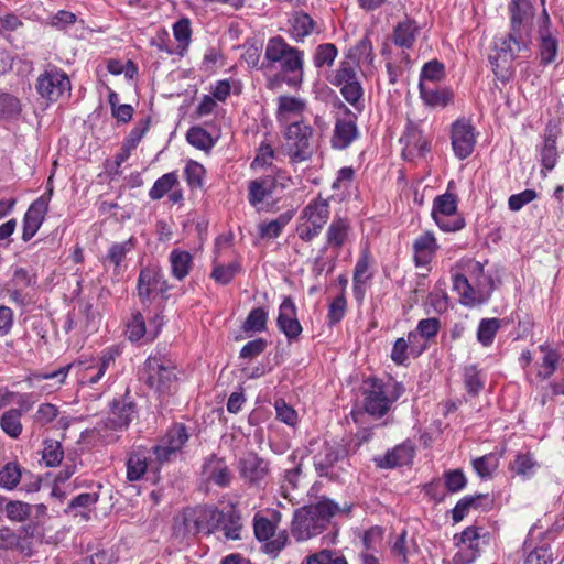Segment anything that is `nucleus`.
<instances>
[{
    "label": "nucleus",
    "mask_w": 564,
    "mask_h": 564,
    "mask_svg": "<svg viewBox=\"0 0 564 564\" xmlns=\"http://www.w3.org/2000/svg\"><path fill=\"white\" fill-rule=\"evenodd\" d=\"M134 413L133 402H113L111 416L99 424L98 431L100 433L102 430L122 431L129 426Z\"/></svg>",
    "instance_id": "nucleus-22"
},
{
    "label": "nucleus",
    "mask_w": 564,
    "mask_h": 564,
    "mask_svg": "<svg viewBox=\"0 0 564 564\" xmlns=\"http://www.w3.org/2000/svg\"><path fill=\"white\" fill-rule=\"evenodd\" d=\"M135 247V239L130 237L128 240L122 242L113 243L104 258V264H112L116 274H119L122 269V263L129 252Z\"/></svg>",
    "instance_id": "nucleus-26"
},
{
    "label": "nucleus",
    "mask_w": 564,
    "mask_h": 564,
    "mask_svg": "<svg viewBox=\"0 0 564 564\" xmlns=\"http://www.w3.org/2000/svg\"><path fill=\"white\" fill-rule=\"evenodd\" d=\"M349 229L350 226L347 219L335 218L326 232L327 246L339 250L348 238Z\"/></svg>",
    "instance_id": "nucleus-30"
},
{
    "label": "nucleus",
    "mask_w": 564,
    "mask_h": 564,
    "mask_svg": "<svg viewBox=\"0 0 564 564\" xmlns=\"http://www.w3.org/2000/svg\"><path fill=\"white\" fill-rule=\"evenodd\" d=\"M457 202L453 194H443L434 199L432 217L444 231H456L464 227V220L456 214Z\"/></svg>",
    "instance_id": "nucleus-8"
},
{
    "label": "nucleus",
    "mask_w": 564,
    "mask_h": 564,
    "mask_svg": "<svg viewBox=\"0 0 564 564\" xmlns=\"http://www.w3.org/2000/svg\"><path fill=\"white\" fill-rule=\"evenodd\" d=\"M73 365H67L52 372L33 373L28 377L26 382L31 388H36L42 393H52L62 387Z\"/></svg>",
    "instance_id": "nucleus-19"
},
{
    "label": "nucleus",
    "mask_w": 564,
    "mask_h": 564,
    "mask_svg": "<svg viewBox=\"0 0 564 564\" xmlns=\"http://www.w3.org/2000/svg\"><path fill=\"white\" fill-rule=\"evenodd\" d=\"M542 164L545 169L552 170L556 164L557 152L556 141L553 135L545 137L544 145L541 151Z\"/></svg>",
    "instance_id": "nucleus-56"
},
{
    "label": "nucleus",
    "mask_w": 564,
    "mask_h": 564,
    "mask_svg": "<svg viewBox=\"0 0 564 564\" xmlns=\"http://www.w3.org/2000/svg\"><path fill=\"white\" fill-rule=\"evenodd\" d=\"M286 150L291 162L300 163L311 159L314 152L313 129L304 121H293L288 124Z\"/></svg>",
    "instance_id": "nucleus-7"
},
{
    "label": "nucleus",
    "mask_w": 564,
    "mask_h": 564,
    "mask_svg": "<svg viewBox=\"0 0 564 564\" xmlns=\"http://www.w3.org/2000/svg\"><path fill=\"white\" fill-rule=\"evenodd\" d=\"M147 334L145 322L141 313H135L127 325V336L131 341H138Z\"/></svg>",
    "instance_id": "nucleus-58"
},
{
    "label": "nucleus",
    "mask_w": 564,
    "mask_h": 564,
    "mask_svg": "<svg viewBox=\"0 0 564 564\" xmlns=\"http://www.w3.org/2000/svg\"><path fill=\"white\" fill-rule=\"evenodd\" d=\"M542 350H544V356L542 359V362L540 365V369L538 371V376L542 377L543 379L549 378L557 367L558 362V355L554 350H545L543 347H541Z\"/></svg>",
    "instance_id": "nucleus-59"
},
{
    "label": "nucleus",
    "mask_w": 564,
    "mask_h": 564,
    "mask_svg": "<svg viewBox=\"0 0 564 564\" xmlns=\"http://www.w3.org/2000/svg\"><path fill=\"white\" fill-rule=\"evenodd\" d=\"M254 535L260 541H265L264 551L268 554H278L288 542V534L282 531L275 533V524L267 518L256 517L253 520Z\"/></svg>",
    "instance_id": "nucleus-11"
},
{
    "label": "nucleus",
    "mask_w": 564,
    "mask_h": 564,
    "mask_svg": "<svg viewBox=\"0 0 564 564\" xmlns=\"http://www.w3.org/2000/svg\"><path fill=\"white\" fill-rule=\"evenodd\" d=\"M290 219H291L290 215L283 214L274 220L260 224L259 225L260 237L267 238V239L278 238L281 235L282 229L290 221Z\"/></svg>",
    "instance_id": "nucleus-43"
},
{
    "label": "nucleus",
    "mask_w": 564,
    "mask_h": 564,
    "mask_svg": "<svg viewBox=\"0 0 564 564\" xmlns=\"http://www.w3.org/2000/svg\"><path fill=\"white\" fill-rule=\"evenodd\" d=\"M339 87L340 93L346 101H348L356 110L360 111V101L364 95V89L358 79L344 84Z\"/></svg>",
    "instance_id": "nucleus-48"
},
{
    "label": "nucleus",
    "mask_w": 564,
    "mask_h": 564,
    "mask_svg": "<svg viewBox=\"0 0 564 564\" xmlns=\"http://www.w3.org/2000/svg\"><path fill=\"white\" fill-rule=\"evenodd\" d=\"M357 79V73H356V66L355 62L350 59L343 61L339 64V67L335 72L333 78L330 79V83L334 86H341L344 84H347L349 82Z\"/></svg>",
    "instance_id": "nucleus-46"
},
{
    "label": "nucleus",
    "mask_w": 564,
    "mask_h": 564,
    "mask_svg": "<svg viewBox=\"0 0 564 564\" xmlns=\"http://www.w3.org/2000/svg\"><path fill=\"white\" fill-rule=\"evenodd\" d=\"M536 467L538 463L530 454H518L514 460L510 464L511 470L523 477H530L533 475Z\"/></svg>",
    "instance_id": "nucleus-50"
},
{
    "label": "nucleus",
    "mask_w": 564,
    "mask_h": 564,
    "mask_svg": "<svg viewBox=\"0 0 564 564\" xmlns=\"http://www.w3.org/2000/svg\"><path fill=\"white\" fill-rule=\"evenodd\" d=\"M21 416L22 412L18 409H10L2 414L0 425L3 432L10 437L17 438L21 434Z\"/></svg>",
    "instance_id": "nucleus-38"
},
{
    "label": "nucleus",
    "mask_w": 564,
    "mask_h": 564,
    "mask_svg": "<svg viewBox=\"0 0 564 564\" xmlns=\"http://www.w3.org/2000/svg\"><path fill=\"white\" fill-rule=\"evenodd\" d=\"M4 511L10 521L24 522L33 514V507L20 500H11L6 503Z\"/></svg>",
    "instance_id": "nucleus-39"
},
{
    "label": "nucleus",
    "mask_w": 564,
    "mask_h": 564,
    "mask_svg": "<svg viewBox=\"0 0 564 564\" xmlns=\"http://www.w3.org/2000/svg\"><path fill=\"white\" fill-rule=\"evenodd\" d=\"M452 147L455 155L464 160L471 154L475 148L474 128L466 119H458L452 126Z\"/></svg>",
    "instance_id": "nucleus-13"
},
{
    "label": "nucleus",
    "mask_w": 564,
    "mask_h": 564,
    "mask_svg": "<svg viewBox=\"0 0 564 564\" xmlns=\"http://www.w3.org/2000/svg\"><path fill=\"white\" fill-rule=\"evenodd\" d=\"M200 532L210 534L217 529L221 521V511L214 507L199 506L196 507Z\"/></svg>",
    "instance_id": "nucleus-34"
},
{
    "label": "nucleus",
    "mask_w": 564,
    "mask_h": 564,
    "mask_svg": "<svg viewBox=\"0 0 564 564\" xmlns=\"http://www.w3.org/2000/svg\"><path fill=\"white\" fill-rule=\"evenodd\" d=\"M167 290L162 271L156 267H147L140 271L138 278V296L142 303L151 302L158 293Z\"/></svg>",
    "instance_id": "nucleus-12"
},
{
    "label": "nucleus",
    "mask_w": 564,
    "mask_h": 564,
    "mask_svg": "<svg viewBox=\"0 0 564 564\" xmlns=\"http://www.w3.org/2000/svg\"><path fill=\"white\" fill-rule=\"evenodd\" d=\"M47 212V199L43 196L31 204L23 218L22 239L29 241L41 227Z\"/></svg>",
    "instance_id": "nucleus-23"
},
{
    "label": "nucleus",
    "mask_w": 564,
    "mask_h": 564,
    "mask_svg": "<svg viewBox=\"0 0 564 564\" xmlns=\"http://www.w3.org/2000/svg\"><path fill=\"white\" fill-rule=\"evenodd\" d=\"M552 553L546 547H538L529 553L524 564H552Z\"/></svg>",
    "instance_id": "nucleus-64"
},
{
    "label": "nucleus",
    "mask_w": 564,
    "mask_h": 564,
    "mask_svg": "<svg viewBox=\"0 0 564 564\" xmlns=\"http://www.w3.org/2000/svg\"><path fill=\"white\" fill-rule=\"evenodd\" d=\"M420 95L423 101L431 107H445L453 99V93L448 88H437L435 85H419Z\"/></svg>",
    "instance_id": "nucleus-29"
},
{
    "label": "nucleus",
    "mask_w": 564,
    "mask_h": 564,
    "mask_svg": "<svg viewBox=\"0 0 564 564\" xmlns=\"http://www.w3.org/2000/svg\"><path fill=\"white\" fill-rule=\"evenodd\" d=\"M313 26L314 21L308 14L304 12L297 13L293 20L292 36L301 40L312 32Z\"/></svg>",
    "instance_id": "nucleus-53"
},
{
    "label": "nucleus",
    "mask_w": 564,
    "mask_h": 564,
    "mask_svg": "<svg viewBox=\"0 0 564 564\" xmlns=\"http://www.w3.org/2000/svg\"><path fill=\"white\" fill-rule=\"evenodd\" d=\"M473 467L479 477H491L498 468V458L494 454L484 455L473 460Z\"/></svg>",
    "instance_id": "nucleus-51"
},
{
    "label": "nucleus",
    "mask_w": 564,
    "mask_h": 564,
    "mask_svg": "<svg viewBox=\"0 0 564 564\" xmlns=\"http://www.w3.org/2000/svg\"><path fill=\"white\" fill-rule=\"evenodd\" d=\"M70 89L67 75L55 67L45 69L36 82L37 93L50 101H56L63 94Z\"/></svg>",
    "instance_id": "nucleus-10"
},
{
    "label": "nucleus",
    "mask_w": 564,
    "mask_h": 564,
    "mask_svg": "<svg viewBox=\"0 0 564 564\" xmlns=\"http://www.w3.org/2000/svg\"><path fill=\"white\" fill-rule=\"evenodd\" d=\"M462 265L469 278L463 273L453 275V288L460 296L462 303L475 305L486 302L494 290L492 278L484 273V265L478 261L468 259Z\"/></svg>",
    "instance_id": "nucleus-3"
},
{
    "label": "nucleus",
    "mask_w": 564,
    "mask_h": 564,
    "mask_svg": "<svg viewBox=\"0 0 564 564\" xmlns=\"http://www.w3.org/2000/svg\"><path fill=\"white\" fill-rule=\"evenodd\" d=\"M278 327L289 340H296L302 333L297 319L296 306L290 297H285L279 307Z\"/></svg>",
    "instance_id": "nucleus-17"
},
{
    "label": "nucleus",
    "mask_w": 564,
    "mask_h": 564,
    "mask_svg": "<svg viewBox=\"0 0 564 564\" xmlns=\"http://www.w3.org/2000/svg\"><path fill=\"white\" fill-rule=\"evenodd\" d=\"M20 112V100L10 94L0 93V117L3 119H11L19 116Z\"/></svg>",
    "instance_id": "nucleus-52"
},
{
    "label": "nucleus",
    "mask_w": 564,
    "mask_h": 564,
    "mask_svg": "<svg viewBox=\"0 0 564 564\" xmlns=\"http://www.w3.org/2000/svg\"><path fill=\"white\" fill-rule=\"evenodd\" d=\"M443 76H444L443 64L436 59H433V61L424 64L422 72H421L420 84L424 83L425 86H431V85H434L436 82L441 80L443 78Z\"/></svg>",
    "instance_id": "nucleus-47"
},
{
    "label": "nucleus",
    "mask_w": 564,
    "mask_h": 564,
    "mask_svg": "<svg viewBox=\"0 0 564 564\" xmlns=\"http://www.w3.org/2000/svg\"><path fill=\"white\" fill-rule=\"evenodd\" d=\"M274 183L270 177H260L253 180L248 186V200L250 205L257 207L273 192Z\"/></svg>",
    "instance_id": "nucleus-32"
},
{
    "label": "nucleus",
    "mask_w": 564,
    "mask_h": 564,
    "mask_svg": "<svg viewBox=\"0 0 564 564\" xmlns=\"http://www.w3.org/2000/svg\"><path fill=\"white\" fill-rule=\"evenodd\" d=\"M21 469L17 463H8L0 469V487L12 490L21 480Z\"/></svg>",
    "instance_id": "nucleus-42"
},
{
    "label": "nucleus",
    "mask_w": 564,
    "mask_h": 564,
    "mask_svg": "<svg viewBox=\"0 0 564 564\" xmlns=\"http://www.w3.org/2000/svg\"><path fill=\"white\" fill-rule=\"evenodd\" d=\"M500 328V321L498 318L481 319L478 330L477 339L484 345L489 346L492 344L494 338Z\"/></svg>",
    "instance_id": "nucleus-45"
},
{
    "label": "nucleus",
    "mask_w": 564,
    "mask_h": 564,
    "mask_svg": "<svg viewBox=\"0 0 564 564\" xmlns=\"http://www.w3.org/2000/svg\"><path fill=\"white\" fill-rule=\"evenodd\" d=\"M510 29L531 34L534 8L529 0H511L508 6Z\"/></svg>",
    "instance_id": "nucleus-16"
},
{
    "label": "nucleus",
    "mask_w": 564,
    "mask_h": 564,
    "mask_svg": "<svg viewBox=\"0 0 564 564\" xmlns=\"http://www.w3.org/2000/svg\"><path fill=\"white\" fill-rule=\"evenodd\" d=\"M143 370L145 383L160 393L169 392L177 379L175 364L163 355L150 356Z\"/></svg>",
    "instance_id": "nucleus-6"
},
{
    "label": "nucleus",
    "mask_w": 564,
    "mask_h": 564,
    "mask_svg": "<svg viewBox=\"0 0 564 564\" xmlns=\"http://www.w3.org/2000/svg\"><path fill=\"white\" fill-rule=\"evenodd\" d=\"M21 545L20 535L8 527L0 528V550H15Z\"/></svg>",
    "instance_id": "nucleus-61"
},
{
    "label": "nucleus",
    "mask_w": 564,
    "mask_h": 564,
    "mask_svg": "<svg viewBox=\"0 0 564 564\" xmlns=\"http://www.w3.org/2000/svg\"><path fill=\"white\" fill-rule=\"evenodd\" d=\"M339 510L338 505L330 499H322L297 509L292 521V535L297 541H306L321 534Z\"/></svg>",
    "instance_id": "nucleus-2"
},
{
    "label": "nucleus",
    "mask_w": 564,
    "mask_h": 564,
    "mask_svg": "<svg viewBox=\"0 0 564 564\" xmlns=\"http://www.w3.org/2000/svg\"><path fill=\"white\" fill-rule=\"evenodd\" d=\"M482 529L480 528H477V527H468L466 528L459 536H455V539L457 540V545H462V546H465L466 549L468 550H473L475 552H479V549H480V542L481 540L485 538V535H482L480 533Z\"/></svg>",
    "instance_id": "nucleus-41"
},
{
    "label": "nucleus",
    "mask_w": 564,
    "mask_h": 564,
    "mask_svg": "<svg viewBox=\"0 0 564 564\" xmlns=\"http://www.w3.org/2000/svg\"><path fill=\"white\" fill-rule=\"evenodd\" d=\"M531 34L509 30V33L496 39L492 51L489 54V62L496 77L502 82L511 76V62L517 58L530 56Z\"/></svg>",
    "instance_id": "nucleus-1"
},
{
    "label": "nucleus",
    "mask_w": 564,
    "mask_h": 564,
    "mask_svg": "<svg viewBox=\"0 0 564 564\" xmlns=\"http://www.w3.org/2000/svg\"><path fill=\"white\" fill-rule=\"evenodd\" d=\"M413 456L414 447L410 443H402L388 451L384 456L376 458V463L380 468H394L410 464Z\"/></svg>",
    "instance_id": "nucleus-25"
},
{
    "label": "nucleus",
    "mask_w": 564,
    "mask_h": 564,
    "mask_svg": "<svg viewBox=\"0 0 564 564\" xmlns=\"http://www.w3.org/2000/svg\"><path fill=\"white\" fill-rule=\"evenodd\" d=\"M268 313L261 308L257 307L250 311L248 314L242 329L245 332H258L261 333L267 328Z\"/></svg>",
    "instance_id": "nucleus-44"
},
{
    "label": "nucleus",
    "mask_w": 564,
    "mask_h": 564,
    "mask_svg": "<svg viewBox=\"0 0 564 564\" xmlns=\"http://www.w3.org/2000/svg\"><path fill=\"white\" fill-rule=\"evenodd\" d=\"M178 183L175 172L166 173L158 178L149 192V196L153 200L161 199Z\"/></svg>",
    "instance_id": "nucleus-40"
},
{
    "label": "nucleus",
    "mask_w": 564,
    "mask_h": 564,
    "mask_svg": "<svg viewBox=\"0 0 564 564\" xmlns=\"http://www.w3.org/2000/svg\"><path fill=\"white\" fill-rule=\"evenodd\" d=\"M188 441V433L183 424H175L167 430L160 443L152 448L159 465L170 462Z\"/></svg>",
    "instance_id": "nucleus-9"
},
{
    "label": "nucleus",
    "mask_w": 564,
    "mask_h": 564,
    "mask_svg": "<svg viewBox=\"0 0 564 564\" xmlns=\"http://www.w3.org/2000/svg\"><path fill=\"white\" fill-rule=\"evenodd\" d=\"M419 26L412 20H404L394 28L393 41L395 45L404 48H410L416 40Z\"/></svg>",
    "instance_id": "nucleus-31"
},
{
    "label": "nucleus",
    "mask_w": 564,
    "mask_h": 564,
    "mask_svg": "<svg viewBox=\"0 0 564 564\" xmlns=\"http://www.w3.org/2000/svg\"><path fill=\"white\" fill-rule=\"evenodd\" d=\"M340 107L345 110V113L348 117L337 119L336 121L334 134L332 137V144L336 149L347 148L358 137L356 116L351 115L344 104H340Z\"/></svg>",
    "instance_id": "nucleus-20"
},
{
    "label": "nucleus",
    "mask_w": 564,
    "mask_h": 564,
    "mask_svg": "<svg viewBox=\"0 0 564 564\" xmlns=\"http://www.w3.org/2000/svg\"><path fill=\"white\" fill-rule=\"evenodd\" d=\"M42 458L47 466L53 467L58 465L63 459V449L61 444L56 441L45 442L42 451Z\"/></svg>",
    "instance_id": "nucleus-55"
},
{
    "label": "nucleus",
    "mask_w": 564,
    "mask_h": 564,
    "mask_svg": "<svg viewBox=\"0 0 564 564\" xmlns=\"http://www.w3.org/2000/svg\"><path fill=\"white\" fill-rule=\"evenodd\" d=\"M189 144L199 150H209L214 145L210 134L200 127H193L186 133Z\"/></svg>",
    "instance_id": "nucleus-49"
},
{
    "label": "nucleus",
    "mask_w": 564,
    "mask_h": 564,
    "mask_svg": "<svg viewBox=\"0 0 564 564\" xmlns=\"http://www.w3.org/2000/svg\"><path fill=\"white\" fill-rule=\"evenodd\" d=\"M305 104L295 97L282 96L279 98L278 117L281 122H289L292 116H300Z\"/></svg>",
    "instance_id": "nucleus-36"
},
{
    "label": "nucleus",
    "mask_w": 564,
    "mask_h": 564,
    "mask_svg": "<svg viewBox=\"0 0 564 564\" xmlns=\"http://www.w3.org/2000/svg\"><path fill=\"white\" fill-rule=\"evenodd\" d=\"M465 386L467 391L476 395L484 388V382L476 367H468L465 370Z\"/></svg>",
    "instance_id": "nucleus-62"
},
{
    "label": "nucleus",
    "mask_w": 564,
    "mask_h": 564,
    "mask_svg": "<svg viewBox=\"0 0 564 564\" xmlns=\"http://www.w3.org/2000/svg\"><path fill=\"white\" fill-rule=\"evenodd\" d=\"M238 469L241 478L249 484H258L268 474V463L254 453H248L239 459Z\"/></svg>",
    "instance_id": "nucleus-21"
},
{
    "label": "nucleus",
    "mask_w": 564,
    "mask_h": 564,
    "mask_svg": "<svg viewBox=\"0 0 564 564\" xmlns=\"http://www.w3.org/2000/svg\"><path fill=\"white\" fill-rule=\"evenodd\" d=\"M172 274L177 280H183L193 265V259L189 252L184 250H173L170 254Z\"/></svg>",
    "instance_id": "nucleus-35"
},
{
    "label": "nucleus",
    "mask_w": 564,
    "mask_h": 564,
    "mask_svg": "<svg viewBox=\"0 0 564 564\" xmlns=\"http://www.w3.org/2000/svg\"><path fill=\"white\" fill-rule=\"evenodd\" d=\"M175 531L182 535H196L200 532L196 508L186 509L175 519Z\"/></svg>",
    "instance_id": "nucleus-33"
},
{
    "label": "nucleus",
    "mask_w": 564,
    "mask_h": 564,
    "mask_svg": "<svg viewBox=\"0 0 564 564\" xmlns=\"http://www.w3.org/2000/svg\"><path fill=\"white\" fill-rule=\"evenodd\" d=\"M365 410L373 416H383L390 409L391 400L387 397L382 384L377 380L368 382L365 389Z\"/></svg>",
    "instance_id": "nucleus-18"
},
{
    "label": "nucleus",
    "mask_w": 564,
    "mask_h": 564,
    "mask_svg": "<svg viewBox=\"0 0 564 564\" xmlns=\"http://www.w3.org/2000/svg\"><path fill=\"white\" fill-rule=\"evenodd\" d=\"M239 271L240 264L238 262H231L227 265H217L212 272V278L218 283L227 284Z\"/></svg>",
    "instance_id": "nucleus-57"
},
{
    "label": "nucleus",
    "mask_w": 564,
    "mask_h": 564,
    "mask_svg": "<svg viewBox=\"0 0 564 564\" xmlns=\"http://www.w3.org/2000/svg\"><path fill=\"white\" fill-rule=\"evenodd\" d=\"M337 56V48L334 44L326 43L317 46L314 55V64L316 67H323L324 65H333Z\"/></svg>",
    "instance_id": "nucleus-54"
},
{
    "label": "nucleus",
    "mask_w": 564,
    "mask_h": 564,
    "mask_svg": "<svg viewBox=\"0 0 564 564\" xmlns=\"http://www.w3.org/2000/svg\"><path fill=\"white\" fill-rule=\"evenodd\" d=\"M202 473L206 480L213 481L219 487L229 486L232 478L225 459L214 455L206 459Z\"/></svg>",
    "instance_id": "nucleus-24"
},
{
    "label": "nucleus",
    "mask_w": 564,
    "mask_h": 564,
    "mask_svg": "<svg viewBox=\"0 0 564 564\" xmlns=\"http://www.w3.org/2000/svg\"><path fill=\"white\" fill-rule=\"evenodd\" d=\"M557 53V41L552 36L546 26L540 30V54L543 64H550L555 61Z\"/></svg>",
    "instance_id": "nucleus-37"
},
{
    "label": "nucleus",
    "mask_w": 564,
    "mask_h": 564,
    "mask_svg": "<svg viewBox=\"0 0 564 564\" xmlns=\"http://www.w3.org/2000/svg\"><path fill=\"white\" fill-rule=\"evenodd\" d=\"M413 248H414V261H415L416 265L427 264L431 261V259L437 248L436 240H435L433 234L426 231L423 235H421L420 237H417L414 241Z\"/></svg>",
    "instance_id": "nucleus-27"
},
{
    "label": "nucleus",
    "mask_w": 564,
    "mask_h": 564,
    "mask_svg": "<svg viewBox=\"0 0 564 564\" xmlns=\"http://www.w3.org/2000/svg\"><path fill=\"white\" fill-rule=\"evenodd\" d=\"M339 462L345 463L344 457L336 448L330 446H325L314 456V466L318 475L330 480H339L345 471L341 465H337Z\"/></svg>",
    "instance_id": "nucleus-14"
},
{
    "label": "nucleus",
    "mask_w": 564,
    "mask_h": 564,
    "mask_svg": "<svg viewBox=\"0 0 564 564\" xmlns=\"http://www.w3.org/2000/svg\"><path fill=\"white\" fill-rule=\"evenodd\" d=\"M264 61L268 65L263 67L279 64L284 73H300L303 68V53L297 48L289 45L281 36L270 39L265 46Z\"/></svg>",
    "instance_id": "nucleus-5"
},
{
    "label": "nucleus",
    "mask_w": 564,
    "mask_h": 564,
    "mask_svg": "<svg viewBox=\"0 0 564 564\" xmlns=\"http://www.w3.org/2000/svg\"><path fill=\"white\" fill-rule=\"evenodd\" d=\"M328 200L322 197L310 202L302 210L296 226L299 238L305 242L316 238L329 219Z\"/></svg>",
    "instance_id": "nucleus-4"
},
{
    "label": "nucleus",
    "mask_w": 564,
    "mask_h": 564,
    "mask_svg": "<svg viewBox=\"0 0 564 564\" xmlns=\"http://www.w3.org/2000/svg\"><path fill=\"white\" fill-rule=\"evenodd\" d=\"M534 189H525L519 194L511 195L508 200L509 208L513 212L520 210L525 204L531 203L536 198Z\"/></svg>",
    "instance_id": "nucleus-63"
},
{
    "label": "nucleus",
    "mask_w": 564,
    "mask_h": 564,
    "mask_svg": "<svg viewBox=\"0 0 564 564\" xmlns=\"http://www.w3.org/2000/svg\"><path fill=\"white\" fill-rule=\"evenodd\" d=\"M185 177L191 187H200L203 185V176L205 174L204 166L195 161L187 163L185 167Z\"/></svg>",
    "instance_id": "nucleus-60"
},
{
    "label": "nucleus",
    "mask_w": 564,
    "mask_h": 564,
    "mask_svg": "<svg viewBox=\"0 0 564 564\" xmlns=\"http://www.w3.org/2000/svg\"><path fill=\"white\" fill-rule=\"evenodd\" d=\"M127 479L129 481L140 480L148 470L158 473L162 465H159L156 457L149 458V453L144 447H138L129 453L127 458Z\"/></svg>",
    "instance_id": "nucleus-15"
},
{
    "label": "nucleus",
    "mask_w": 564,
    "mask_h": 564,
    "mask_svg": "<svg viewBox=\"0 0 564 564\" xmlns=\"http://www.w3.org/2000/svg\"><path fill=\"white\" fill-rule=\"evenodd\" d=\"M218 528L227 540L241 539L242 521L234 507H230L227 511H221V521Z\"/></svg>",
    "instance_id": "nucleus-28"
}]
</instances>
